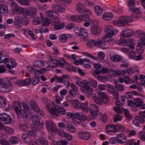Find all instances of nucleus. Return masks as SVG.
Wrapping results in <instances>:
<instances>
[{
	"instance_id": "obj_1",
	"label": "nucleus",
	"mask_w": 145,
	"mask_h": 145,
	"mask_svg": "<svg viewBox=\"0 0 145 145\" xmlns=\"http://www.w3.org/2000/svg\"><path fill=\"white\" fill-rule=\"evenodd\" d=\"M85 92L88 98L90 97L92 95L93 100L97 104L101 105L103 103H107L109 102V97L105 93L99 91L97 93L98 97L96 94L93 93V89L90 86L85 89Z\"/></svg>"
},
{
	"instance_id": "obj_2",
	"label": "nucleus",
	"mask_w": 145,
	"mask_h": 145,
	"mask_svg": "<svg viewBox=\"0 0 145 145\" xmlns=\"http://www.w3.org/2000/svg\"><path fill=\"white\" fill-rule=\"evenodd\" d=\"M13 108L19 118L22 117L24 118L27 117L26 111L24 109H22L21 104L17 102H15L13 105Z\"/></svg>"
},
{
	"instance_id": "obj_3",
	"label": "nucleus",
	"mask_w": 145,
	"mask_h": 145,
	"mask_svg": "<svg viewBox=\"0 0 145 145\" xmlns=\"http://www.w3.org/2000/svg\"><path fill=\"white\" fill-rule=\"evenodd\" d=\"M133 20L131 17L129 16H122L119 19L113 22V24L116 26L121 27L126 25L127 23L131 22Z\"/></svg>"
},
{
	"instance_id": "obj_4",
	"label": "nucleus",
	"mask_w": 145,
	"mask_h": 145,
	"mask_svg": "<svg viewBox=\"0 0 145 145\" xmlns=\"http://www.w3.org/2000/svg\"><path fill=\"white\" fill-rule=\"evenodd\" d=\"M13 87L9 80H6L4 83L0 86V91L3 93L9 92L12 89Z\"/></svg>"
},
{
	"instance_id": "obj_5",
	"label": "nucleus",
	"mask_w": 145,
	"mask_h": 145,
	"mask_svg": "<svg viewBox=\"0 0 145 145\" xmlns=\"http://www.w3.org/2000/svg\"><path fill=\"white\" fill-rule=\"evenodd\" d=\"M76 8L77 11L79 13L82 14L87 13L91 14V11L89 10L86 9L85 5L81 3H77L76 5Z\"/></svg>"
},
{
	"instance_id": "obj_6",
	"label": "nucleus",
	"mask_w": 145,
	"mask_h": 145,
	"mask_svg": "<svg viewBox=\"0 0 145 145\" xmlns=\"http://www.w3.org/2000/svg\"><path fill=\"white\" fill-rule=\"evenodd\" d=\"M46 126L49 133L56 132V125L53 122L50 120H47L45 122Z\"/></svg>"
},
{
	"instance_id": "obj_7",
	"label": "nucleus",
	"mask_w": 145,
	"mask_h": 145,
	"mask_svg": "<svg viewBox=\"0 0 145 145\" xmlns=\"http://www.w3.org/2000/svg\"><path fill=\"white\" fill-rule=\"evenodd\" d=\"M135 40L132 38L124 39L123 41L124 45L128 46L129 48L131 50L134 48L133 45L135 44Z\"/></svg>"
},
{
	"instance_id": "obj_8",
	"label": "nucleus",
	"mask_w": 145,
	"mask_h": 145,
	"mask_svg": "<svg viewBox=\"0 0 145 145\" xmlns=\"http://www.w3.org/2000/svg\"><path fill=\"white\" fill-rule=\"evenodd\" d=\"M105 32L108 35L110 36H115L118 33V30L114 29L111 26H108L105 28Z\"/></svg>"
},
{
	"instance_id": "obj_9",
	"label": "nucleus",
	"mask_w": 145,
	"mask_h": 145,
	"mask_svg": "<svg viewBox=\"0 0 145 145\" xmlns=\"http://www.w3.org/2000/svg\"><path fill=\"white\" fill-rule=\"evenodd\" d=\"M46 106L47 110L52 115L56 114L55 112L56 108L54 104L52 102H48L46 105Z\"/></svg>"
},
{
	"instance_id": "obj_10",
	"label": "nucleus",
	"mask_w": 145,
	"mask_h": 145,
	"mask_svg": "<svg viewBox=\"0 0 145 145\" xmlns=\"http://www.w3.org/2000/svg\"><path fill=\"white\" fill-rule=\"evenodd\" d=\"M0 119L3 122H5L4 124H8L11 123L12 119L7 114L3 113L0 114Z\"/></svg>"
},
{
	"instance_id": "obj_11",
	"label": "nucleus",
	"mask_w": 145,
	"mask_h": 145,
	"mask_svg": "<svg viewBox=\"0 0 145 145\" xmlns=\"http://www.w3.org/2000/svg\"><path fill=\"white\" fill-rule=\"evenodd\" d=\"M74 30L75 33L78 36H82L85 34L86 36L88 35L87 31L84 28L76 27Z\"/></svg>"
},
{
	"instance_id": "obj_12",
	"label": "nucleus",
	"mask_w": 145,
	"mask_h": 145,
	"mask_svg": "<svg viewBox=\"0 0 145 145\" xmlns=\"http://www.w3.org/2000/svg\"><path fill=\"white\" fill-rule=\"evenodd\" d=\"M53 10L56 14L59 13H63L65 12V8L58 4H54L52 5Z\"/></svg>"
},
{
	"instance_id": "obj_13",
	"label": "nucleus",
	"mask_w": 145,
	"mask_h": 145,
	"mask_svg": "<svg viewBox=\"0 0 145 145\" xmlns=\"http://www.w3.org/2000/svg\"><path fill=\"white\" fill-rule=\"evenodd\" d=\"M134 33V31L132 29L126 28L122 31L121 36L123 37H129L132 35Z\"/></svg>"
},
{
	"instance_id": "obj_14",
	"label": "nucleus",
	"mask_w": 145,
	"mask_h": 145,
	"mask_svg": "<svg viewBox=\"0 0 145 145\" xmlns=\"http://www.w3.org/2000/svg\"><path fill=\"white\" fill-rule=\"evenodd\" d=\"M116 141L119 144H123L127 140V137L125 134L122 133L119 134L116 137Z\"/></svg>"
},
{
	"instance_id": "obj_15",
	"label": "nucleus",
	"mask_w": 145,
	"mask_h": 145,
	"mask_svg": "<svg viewBox=\"0 0 145 145\" xmlns=\"http://www.w3.org/2000/svg\"><path fill=\"white\" fill-rule=\"evenodd\" d=\"M90 114L93 116H96L98 114L99 108L97 106L94 104L90 105L89 107Z\"/></svg>"
},
{
	"instance_id": "obj_16",
	"label": "nucleus",
	"mask_w": 145,
	"mask_h": 145,
	"mask_svg": "<svg viewBox=\"0 0 145 145\" xmlns=\"http://www.w3.org/2000/svg\"><path fill=\"white\" fill-rule=\"evenodd\" d=\"M28 10L27 8L24 7L22 8V7H18L13 12V13L17 14H26Z\"/></svg>"
},
{
	"instance_id": "obj_17",
	"label": "nucleus",
	"mask_w": 145,
	"mask_h": 145,
	"mask_svg": "<svg viewBox=\"0 0 145 145\" xmlns=\"http://www.w3.org/2000/svg\"><path fill=\"white\" fill-rule=\"evenodd\" d=\"M116 125L113 124H110L107 125L105 128L106 132L109 134L111 133L116 132Z\"/></svg>"
},
{
	"instance_id": "obj_18",
	"label": "nucleus",
	"mask_w": 145,
	"mask_h": 145,
	"mask_svg": "<svg viewBox=\"0 0 145 145\" xmlns=\"http://www.w3.org/2000/svg\"><path fill=\"white\" fill-rule=\"evenodd\" d=\"M67 125L65 127L66 130L71 133H74L76 132V130L75 127L72 125L71 122H67Z\"/></svg>"
},
{
	"instance_id": "obj_19",
	"label": "nucleus",
	"mask_w": 145,
	"mask_h": 145,
	"mask_svg": "<svg viewBox=\"0 0 145 145\" xmlns=\"http://www.w3.org/2000/svg\"><path fill=\"white\" fill-rule=\"evenodd\" d=\"M74 118L80 121L81 120H86L87 117L82 112H77L74 114Z\"/></svg>"
},
{
	"instance_id": "obj_20",
	"label": "nucleus",
	"mask_w": 145,
	"mask_h": 145,
	"mask_svg": "<svg viewBox=\"0 0 145 145\" xmlns=\"http://www.w3.org/2000/svg\"><path fill=\"white\" fill-rule=\"evenodd\" d=\"M49 62L50 64H52L53 65H50V67L51 68H55L57 66V65L59 63V61L56 57H55L52 58L50 57Z\"/></svg>"
},
{
	"instance_id": "obj_21",
	"label": "nucleus",
	"mask_w": 145,
	"mask_h": 145,
	"mask_svg": "<svg viewBox=\"0 0 145 145\" xmlns=\"http://www.w3.org/2000/svg\"><path fill=\"white\" fill-rule=\"evenodd\" d=\"M91 33L95 35H99L101 32L100 28L97 26H94L92 27L91 29Z\"/></svg>"
},
{
	"instance_id": "obj_22",
	"label": "nucleus",
	"mask_w": 145,
	"mask_h": 145,
	"mask_svg": "<svg viewBox=\"0 0 145 145\" xmlns=\"http://www.w3.org/2000/svg\"><path fill=\"white\" fill-rule=\"evenodd\" d=\"M134 13L131 14L132 17L136 19H138L142 17L141 9H138Z\"/></svg>"
},
{
	"instance_id": "obj_23",
	"label": "nucleus",
	"mask_w": 145,
	"mask_h": 145,
	"mask_svg": "<svg viewBox=\"0 0 145 145\" xmlns=\"http://www.w3.org/2000/svg\"><path fill=\"white\" fill-rule=\"evenodd\" d=\"M78 135L80 138L85 140L88 139L90 137L89 133L85 131H82L79 132Z\"/></svg>"
},
{
	"instance_id": "obj_24",
	"label": "nucleus",
	"mask_w": 145,
	"mask_h": 145,
	"mask_svg": "<svg viewBox=\"0 0 145 145\" xmlns=\"http://www.w3.org/2000/svg\"><path fill=\"white\" fill-rule=\"evenodd\" d=\"M69 19L72 21L76 22H80L82 21L81 15L79 16L75 15L71 16H69Z\"/></svg>"
},
{
	"instance_id": "obj_25",
	"label": "nucleus",
	"mask_w": 145,
	"mask_h": 145,
	"mask_svg": "<svg viewBox=\"0 0 145 145\" xmlns=\"http://www.w3.org/2000/svg\"><path fill=\"white\" fill-rule=\"evenodd\" d=\"M109 73L112 76H119L121 74L122 71L120 70H115L113 69H111L109 71Z\"/></svg>"
},
{
	"instance_id": "obj_26",
	"label": "nucleus",
	"mask_w": 145,
	"mask_h": 145,
	"mask_svg": "<svg viewBox=\"0 0 145 145\" xmlns=\"http://www.w3.org/2000/svg\"><path fill=\"white\" fill-rule=\"evenodd\" d=\"M8 11V8L6 5L1 4L0 5V12L1 13L6 14Z\"/></svg>"
},
{
	"instance_id": "obj_27",
	"label": "nucleus",
	"mask_w": 145,
	"mask_h": 145,
	"mask_svg": "<svg viewBox=\"0 0 145 145\" xmlns=\"http://www.w3.org/2000/svg\"><path fill=\"white\" fill-rule=\"evenodd\" d=\"M111 59L114 62H119L121 61L123 58L119 55H114L110 56Z\"/></svg>"
},
{
	"instance_id": "obj_28",
	"label": "nucleus",
	"mask_w": 145,
	"mask_h": 145,
	"mask_svg": "<svg viewBox=\"0 0 145 145\" xmlns=\"http://www.w3.org/2000/svg\"><path fill=\"white\" fill-rule=\"evenodd\" d=\"M66 111L65 109L62 107H60L58 108H56L55 112L56 114H54V116H57L59 114L64 115L65 114Z\"/></svg>"
},
{
	"instance_id": "obj_29",
	"label": "nucleus",
	"mask_w": 145,
	"mask_h": 145,
	"mask_svg": "<svg viewBox=\"0 0 145 145\" xmlns=\"http://www.w3.org/2000/svg\"><path fill=\"white\" fill-rule=\"evenodd\" d=\"M67 141L65 140H62L58 142L53 141L52 142L51 145H67Z\"/></svg>"
},
{
	"instance_id": "obj_30",
	"label": "nucleus",
	"mask_w": 145,
	"mask_h": 145,
	"mask_svg": "<svg viewBox=\"0 0 145 145\" xmlns=\"http://www.w3.org/2000/svg\"><path fill=\"white\" fill-rule=\"evenodd\" d=\"M31 120L33 123L37 126L40 124V121L37 115H33L31 117Z\"/></svg>"
},
{
	"instance_id": "obj_31",
	"label": "nucleus",
	"mask_w": 145,
	"mask_h": 145,
	"mask_svg": "<svg viewBox=\"0 0 145 145\" xmlns=\"http://www.w3.org/2000/svg\"><path fill=\"white\" fill-rule=\"evenodd\" d=\"M113 17V15L112 13L106 12L103 14L102 18L104 20H108L111 19Z\"/></svg>"
},
{
	"instance_id": "obj_32",
	"label": "nucleus",
	"mask_w": 145,
	"mask_h": 145,
	"mask_svg": "<svg viewBox=\"0 0 145 145\" xmlns=\"http://www.w3.org/2000/svg\"><path fill=\"white\" fill-rule=\"evenodd\" d=\"M95 11L97 16H101L103 13V9L102 8L99 6L96 5L94 8Z\"/></svg>"
},
{
	"instance_id": "obj_33",
	"label": "nucleus",
	"mask_w": 145,
	"mask_h": 145,
	"mask_svg": "<svg viewBox=\"0 0 145 145\" xmlns=\"http://www.w3.org/2000/svg\"><path fill=\"white\" fill-rule=\"evenodd\" d=\"M133 100L134 105L137 107L140 106L143 103V100L140 98L134 99Z\"/></svg>"
},
{
	"instance_id": "obj_34",
	"label": "nucleus",
	"mask_w": 145,
	"mask_h": 145,
	"mask_svg": "<svg viewBox=\"0 0 145 145\" xmlns=\"http://www.w3.org/2000/svg\"><path fill=\"white\" fill-rule=\"evenodd\" d=\"M30 104L31 107L34 110L38 111L39 110V108L36 103L33 100H31L30 102Z\"/></svg>"
},
{
	"instance_id": "obj_35",
	"label": "nucleus",
	"mask_w": 145,
	"mask_h": 145,
	"mask_svg": "<svg viewBox=\"0 0 145 145\" xmlns=\"http://www.w3.org/2000/svg\"><path fill=\"white\" fill-rule=\"evenodd\" d=\"M135 36L138 38H143L145 37V33L141 30H137L135 33Z\"/></svg>"
},
{
	"instance_id": "obj_36",
	"label": "nucleus",
	"mask_w": 145,
	"mask_h": 145,
	"mask_svg": "<svg viewBox=\"0 0 145 145\" xmlns=\"http://www.w3.org/2000/svg\"><path fill=\"white\" fill-rule=\"evenodd\" d=\"M23 18L20 16H17L15 18L14 24L15 25H19L22 22Z\"/></svg>"
},
{
	"instance_id": "obj_37",
	"label": "nucleus",
	"mask_w": 145,
	"mask_h": 145,
	"mask_svg": "<svg viewBox=\"0 0 145 145\" xmlns=\"http://www.w3.org/2000/svg\"><path fill=\"white\" fill-rule=\"evenodd\" d=\"M39 142L42 145H48L46 138L44 136H40L39 139Z\"/></svg>"
},
{
	"instance_id": "obj_38",
	"label": "nucleus",
	"mask_w": 145,
	"mask_h": 145,
	"mask_svg": "<svg viewBox=\"0 0 145 145\" xmlns=\"http://www.w3.org/2000/svg\"><path fill=\"white\" fill-rule=\"evenodd\" d=\"M80 102L77 99L74 100L72 103V106L73 107L76 109L78 110L80 109Z\"/></svg>"
},
{
	"instance_id": "obj_39",
	"label": "nucleus",
	"mask_w": 145,
	"mask_h": 145,
	"mask_svg": "<svg viewBox=\"0 0 145 145\" xmlns=\"http://www.w3.org/2000/svg\"><path fill=\"white\" fill-rule=\"evenodd\" d=\"M10 59L8 58H5L2 60V63H3L6 64V67L9 69H12L13 68V67L12 66H11L9 65L8 63Z\"/></svg>"
},
{
	"instance_id": "obj_40",
	"label": "nucleus",
	"mask_w": 145,
	"mask_h": 145,
	"mask_svg": "<svg viewBox=\"0 0 145 145\" xmlns=\"http://www.w3.org/2000/svg\"><path fill=\"white\" fill-rule=\"evenodd\" d=\"M125 115L127 119L129 120H130L132 118V115L130 114L129 110L126 109H123Z\"/></svg>"
},
{
	"instance_id": "obj_41",
	"label": "nucleus",
	"mask_w": 145,
	"mask_h": 145,
	"mask_svg": "<svg viewBox=\"0 0 145 145\" xmlns=\"http://www.w3.org/2000/svg\"><path fill=\"white\" fill-rule=\"evenodd\" d=\"M27 133H24L22 135V139L26 143H28L30 142V139Z\"/></svg>"
},
{
	"instance_id": "obj_42",
	"label": "nucleus",
	"mask_w": 145,
	"mask_h": 145,
	"mask_svg": "<svg viewBox=\"0 0 145 145\" xmlns=\"http://www.w3.org/2000/svg\"><path fill=\"white\" fill-rule=\"evenodd\" d=\"M102 39L103 40L104 42H110L113 40L112 38L108 35H105L103 36Z\"/></svg>"
},
{
	"instance_id": "obj_43",
	"label": "nucleus",
	"mask_w": 145,
	"mask_h": 145,
	"mask_svg": "<svg viewBox=\"0 0 145 145\" xmlns=\"http://www.w3.org/2000/svg\"><path fill=\"white\" fill-rule=\"evenodd\" d=\"M88 101L85 102V103H83L80 104V109L87 111H88L89 108L88 106Z\"/></svg>"
},
{
	"instance_id": "obj_44",
	"label": "nucleus",
	"mask_w": 145,
	"mask_h": 145,
	"mask_svg": "<svg viewBox=\"0 0 145 145\" xmlns=\"http://www.w3.org/2000/svg\"><path fill=\"white\" fill-rule=\"evenodd\" d=\"M37 12V9L34 7H30L28 11V13L32 15H36Z\"/></svg>"
},
{
	"instance_id": "obj_45",
	"label": "nucleus",
	"mask_w": 145,
	"mask_h": 145,
	"mask_svg": "<svg viewBox=\"0 0 145 145\" xmlns=\"http://www.w3.org/2000/svg\"><path fill=\"white\" fill-rule=\"evenodd\" d=\"M96 46L98 47L103 48V46L105 45V42L102 40L98 39L95 41Z\"/></svg>"
},
{
	"instance_id": "obj_46",
	"label": "nucleus",
	"mask_w": 145,
	"mask_h": 145,
	"mask_svg": "<svg viewBox=\"0 0 145 145\" xmlns=\"http://www.w3.org/2000/svg\"><path fill=\"white\" fill-rule=\"evenodd\" d=\"M144 47L137 45L136 49V52L138 54H141L143 53Z\"/></svg>"
},
{
	"instance_id": "obj_47",
	"label": "nucleus",
	"mask_w": 145,
	"mask_h": 145,
	"mask_svg": "<svg viewBox=\"0 0 145 145\" xmlns=\"http://www.w3.org/2000/svg\"><path fill=\"white\" fill-rule=\"evenodd\" d=\"M44 64L43 61L40 60H37L34 62L33 65L38 67H42Z\"/></svg>"
},
{
	"instance_id": "obj_48",
	"label": "nucleus",
	"mask_w": 145,
	"mask_h": 145,
	"mask_svg": "<svg viewBox=\"0 0 145 145\" xmlns=\"http://www.w3.org/2000/svg\"><path fill=\"white\" fill-rule=\"evenodd\" d=\"M6 105L5 99L4 97L0 96V107L3 108L5 107Z\"/></svg>"
},
{
	"instance_id": "obj_49",
	"label": "nucleus",
	"mask_w": 145,
	"mask_h": 145,
	"mask_svg": "<svg viewBox=\"0 0 145 145\" xmlns=\"http://www.w3.org/2000/svg\"><path fill=\"white\" fill-rule=\"evenodd\" d=\"M19 129L22 132H25L28 129V127L25 124H21L19 126Z\"/></svg>"
},
{
	"instance_id": "obj_50",
	"label": "nucleus",
	"mask_w": 145,
	"mask_h": 145,
	"mask_svg": "<svg viewBox=\"0 0 145 145\" xmlns=\"http://www.w3.org/2000/svg\"><path fill=\"white\" fill-rule=\"evenodd\" d=\"M17 1L22 5L27 6L30 4L29 0H17Z\"/></svg>"
},
{
	"instance_id": "obj_51",
	"label": "nucleus",
	"mask_w": 145,
	"mask_h": 145,
	"mask_svg": "<svg viewBox=\"0 0 145 145\" xmlns=\"http://www.w3.org/2000/svg\"><path fill=\"white\" fill-rule=\"evenodd\" d=\"M43 125V124H42V125H39L38 126H37L35 125L33 126H31V129L33 130L34 132L38 131H39L42 128V127Z\"/></svg>"
},
{
	"instance_id": "obj_52",
	"label": "nucleus",
	"mask_w": 145,
	"mask_h": 145,
	"mask_svg": "<svg viewBox=\"0 0 145 145\" xmlns=\"http://www.w3.org/2000/svg\"><path fill=\"white\" fill-rule=\"evenodd\" d=\"M137 45L144 47L145 45V37L140 39L138 41Z\"/></svg>"
},
{
	"instance_id": "obj_53",
	"label": "nucleus",
	"mask_w": 145,
	"mask_h": 145,
	"mask_svg": "<svg viewBox=\"0 0 145 145\" xmlns=\"http://www.w3.org/2000/svg\"><path fill=\"white\" fill-rule=\"evenodd\" d=\"M50 22V20L48 18H45L42 20V24L45 26H47L49 24Z\"/></svg>"
},
{
	"instance_id": "obj_54",
	"label": "nucleus",
	"mask_w": 145,
	"mask_h": 145,
	"mask_svg": "<svg viewBox=\"0 0 145 145\" xmlns=\"http://www.w3.org/2000/svg\"><path fill=\"white\" fill-rule=\"evenodd\" d=\"M115 88L118 91L121 92L125 90V86L123 84H119L116 86Z\"/></svg>"
},
{
	"instance_id": "obj_55",
	"label": "nucleus",
	"mask_w": 145,
	"mask_h": 145,
	"mask_svg": "<svg viewBox=\"0 0 145 145\" xmlns=\"http://www.w3.org/2000/svg\"><path fill=\"white\" fill-rule=\"evenodd\" d=\"M106 86V88L109 93H112L115 91L114 87L111 85L107 84Z\"/></svg>"
},
{
	"instance_id": "obj_56",
	"label": "nucleus",
	"mask_w": 145,
	"mask_h": 145,
	"mask_svg": "<svg viewBox=\"0 0 145 145\" xmlns=\"http://www.w3.org/2000/svg\"><path fill=\"white\" fill-rule=\"evenodd\" d=\"M10 140L11 144H16L18 142L19 139L16 137H12L10 138Z\"/></svg>"
},
{
	"instance_id": "obj_57",
	"label": "nucleus",
	"mask_w": 145,
	"mask_h": 145,
	"mask_svg": "<svg viewBox=\"0 0 145 145\" xmlns=\"http://www.w3.org/2000/svg\"><path fill=\"white\" fill-rule=\"evenodd\" d=\"M89 83L93 87L96 88L97 86V84L96 81L91 78L89 79Z\"/></svg>"
},
{
	"instance_id": "obj_58",
	"label": "nucleus",
	"mask_w": 145,
	"mask_h": 145,
	"mask_svg": "<svg viewBox=\"0 0 145 145\" xmlns=\"http://www.w3.org/2000/svg\"><path fill=\"white\" fill-rule=\"evenodd\" d=\"M88 46L90 48H92L95 46H96L95 41L93 39L88 40L87 43Z\"/></svg>"
},
{
	"instance_id": "obj_59",
	"label": "nucleus",
	"mask_w": 145,
	"mask_h": 145,
	"mask_svg": "<svg viewBox=\"0 0 145 145\" xmlns=\"http://www.w3.org/2000/svg\"><path fill=\"white\" fill-rule=\"evenodd\" d=\"M139 138L143 141H145V133L143 131H140L138 133Z\"/></svg>"
},
{
	"instance_id": "obj_60",
	"label": "nucleus",
	"mask_w": 145,
	"mask_h": 145,
	"mask_svg": "<svg viewBox=\"0 0 145 145\" xmlns=\"http://www.w3.org/2000/svg\"><path fill=\"white\" fill-rule=\"evenodd\" d=\"M64 26V23H60L57 25L54 26V29L56 30H59L63 28Z\"/></svg>"
},
{
	"instance_id": "obj_61",
	"label": "nucleus",
	"mask_w": 145,
	"mask_h": 145,
	"mask_svg": "<svg viewBox=\"0 0 145 145\" xmlns=\"http://www.w3.org/2000/svg\"><path fill=\"white\" fill-rule=\"evenodd\" d=\"M4 131L7 133L8 134H12L14 133V130L12 128L8 127H6L4 129Z\"/></svg>"
},
{
	"instance_id": "obj_62",
	"label": "nucleus",
	"mask_w": 145,
	"mask_h": 145,
	"mask_svg": "<svg viewBox=\"0 0 145 145\" xmlns=\"http://www.w3.org/2000/svg\"><path fill=\"white\" fill-rule=\"evenodd\" d=\"M88 84L89 82L87 80H83L82 81L81 87H83L86 89L88 88L89 86H90L89 85H88Z\"/></svg>"
},
{
	"instance_id": "obj_63",
	"label": "nucleus",
	"mask_w": 145,
	"mask_h": 145,
	"mask_svg": "<svg viewBox=\"0 0 145 145\" xmlns=\"http://www.w3.org/2000/svg\"><path fill=\"white\" fill-rule=\"evenodd\" d=\"M114 110L116 113L121 114L123 112L122 108L121 107L118 106H114L113 108Z\"/></svg>"
},
{
	"instance_id": "obj_64",
	"label": "nucleus",
	"mask_w": 145,
	"mask_h": 145,
	"mask_svg": "<svg viewBox=\"0 0 145 145\" xmlns=\"http://www.w3.org/2000/svg\"><path fill=\"white\" fill-rule=\"evenodd\" d=\"M31 81L32 82V84L33 85L37 84L39 82V78L38 77L35 76L32 78L31 80Z\"/></svg>"
}]
</instances>
